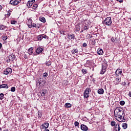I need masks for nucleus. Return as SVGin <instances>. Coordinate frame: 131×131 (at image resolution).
<instances>
[{
  "mask_svg": "<svg viewBox=\"0 0 131 131\" xmlns=\"http://www.w3.org/2000/svg\"><path fill=\"white\" fill-rule=\"evenodd\" d=\"M75 29H76V31H77V32L79 31V30H80V26L76 25L75 26Z\"/></svg>",
  "mask_w": 131,
  "mask_h": 131,
  "instance_id": "5701e85b",
  "label": "nucleus"
},
{
  "mask_svg": "<svg viewBox=\"0 0 131 131\" xmlns=\"http://www.w3.org/2000/svg\"><path fill=\"white\" fill-rule=\"evenodd\" d=\"M128 96L131 97V91L129 92Z\"/></svg>",
  "mask_w": 131,
  "mask_h": 131,
  "instance_id": "603ef678",
  "label": "nucleus"
},
{
  "mask_svg": "<svg viewBox=\"0 0 131 131\" xmlns=\"http://www.w3.org/2000/svg\"><path fill=\"white\" fill-rule=\"evenodd\" d=\"M51 64H52V63L50 61H47L46 62V66H51Z\"/></svg>",
  "mask_w": 131,
  "mask_h": 131,
  "instance_id": "473e14b6",
  "label": "nucleus"
},
{
  "mask_svg": "<svg viewBox=\"0 0 131 131\" xmlns=\"http://www.w3.org/2000/svg\"><path fill=\"white\" fill-rule=\"evenodd\" d=\"M115 73H116V75H119V74H121L122 73V71L120 69H117Z\"/></svg>",
  "mask_w": 131,
  "mask_h": 131,
  "instance_id": "4468645a",
  "label": "nucleus"
},
{
  "mask_svg": "<svg viewBox=\"0 0 131 131\" xmlns=\"http://www.w3.org/2000/svg\"><path fill=\"white\" fill-rule=\"evenodd\" d=\"M16 23H17V22L15 20L11 21V24H16Z\"/></svg>",
  "mask_w": 131,
  "mask_h": 131,
  "instance_id": "49530a36",
  "label": "nucleus"
},
{
  "mask_svg": "<svg viewBox=\"0 0 131 131\" xmlns=\"http://www.w3.org/2000/svg\"><path fill=\"white\" fill-rule=\"evenodd\" d=\"M68 38L70 40L72 39H74L75 38V35L74 34H68Z\"/></svg>",
  "mask_w": 131,
  "mask_h": 131,
  "instance_id": "0eeeda50",
  "label": "nucleus"
},
{
  "mask_svg": "<svg viewBox=\"0 0 131 131\" xmlns=\"http://www.w3.org/2000/svg\"><path fill=\"white\" fill-rule=\"evenodd\" d=\"M60 34H62V35H65V33H66V31L64 30H61L59 31Z\"/></svg>",
  "mask_w": 131,
  "mask_h": 131,
  "instance_id": "bb28decb",
  "label": "nucleus"
},
{
  "mask_svg": "<svg viewBox=\"0 0 131 131\" xmlns=\"http://www.w3.org/2000/svg\"><path fill=\"white\" fill-rule=\"evenodd\" d=\"M2 48H3V45L2 43H0V49H2Z\"/></svg>",
  "mask_w": 131,
  "mask_h": 131,
  "instance_id": "3c124183",
  "label": "nucleus"
},
{
  "mask_svg": "<svg viewBox=\"0 0 131 131\" xmlns=\"http://www.w3.org/2000/svg\"><path fill=\"white\" fill-rule=\"evenodd\" d=\"M104 25H107L109 26L112 24V21L111 20V18L110 17H107L105 18L104 21H103Z\"/></svg>",
  "mask_w": 131,
  "mask_h": 131,
  "instance_id": "7ed1b4c3",
  "label": "nucleus"
},
{
  "mask_svg": "<svg viewBox=\"0 0 131 131\" xmlns=\"http://www.w3.org/2000/svg\"><path fill=\"white\" fill-rule=\"evenodd\" d=\"M6 28H8L7 26H4V25H0V30H5Z\"/></svg>",
  "mask_w": 131,
  "mask_h": 131,
  "instance_id": "2eb2a0df",
  "label": "nucleus"
},
{
  "mask_svg": "<svg viewBox=\"0 0 131 131\" xmlns=\"http://www.w3.org/2000/svg\"><path fill=\"white\" fill-rule=\"evenodd\" d=\"M36 26H37L36 24H33H33L32 23L31 25H29V28H32V27H36ZM37 28H39V26H37Z\"/></svg>",
  "mask_w": 131,
  "mask_h": 131,
  "instance_id": "f3484780",
  "label": "nucleus"
},
{
  "mask_svg": "<svg viewBox=\"0 0 131 131\" xmlns=\"http://www.w3.org/2000/svg\"><path fill=\"white\" fill-rule=\"evenodd\" d=\"M65 107H66L67 108H70V107H71V106H72V105L69 103H66L64 104Z\"/></svg>",
  "mask_w": 131,
  "mask_h": 131,
  "instance_id": "b1692460",
  "label": "nucleus"
},
{
  "mask_svg": "<svg viewBox=\"0 0 131 131\" xmlns=\"http://www.w3.org/2000/svg\"><path fill=\"white\" fill-rule=\"evenodd\" d=\"M33 3V1L28 2L27 4V7H28V8H31V6H32Z\"/></svg>",
  "mask_w": 131,
  "mask_h": 131,
  "instance_id": "6ab92c4d",
  "label": "nucleus"
},
{
  "mask_svg": "<svg viewBox=\"0 0 131 131\" xmlns=\"http://www.w3.org/2000/svg\"><path fill=\"white\" fill-rule=\"evenodd\" d=\"M39 20L43 23H45L46 22V18L45 17H39Z\"/></svg>",
  "mask_w": 131,
  "mask_h": 131,
  "instance_id": "4be33fe9",
  "label": "nucleus"
},
{
  "mask_svg": "<svg viewBox=\"0 0 131 131\" xmlns=\"http://www.w3.org/2000/svg\"><path fill=\"white\" fill-rule=\"evenodd\" d=\"M20 3H21V0H11L10 2V5H12V6H17Z\"/></svg>",
  "mask_w": 131,
  "mask_h": 131,
  "instance_id": "39448f33",
  "label": "nucleus"
},
{
  "mask_svg": "<svg viewBox=\"0 0 131 131\" xmlns=\"http://www.w3.org/2000/svg\"><path fill=\"white\" fill-rule=\"evenodd\" d=\"M32 24V19H29L28 20V25L29 26V25H31Z\"/></svg>",
  "mask_w": 131,
  "mask_h": 131,
  "instance_id": "cd10ccee",
  "label": "nucleus"
},
{
  "mask_svg": "<svg viewBox=\"0 0 131 131\" xmlns=\"http://www.w3.org/2000/svg\"><path fill=\"white\" fill-rule=\"evenodd\" d=\"M81 129L82 130L86 131L89 129V128L88 127V126L84 124H82L81 125Z\"/></svg>",
  "mask_w": 131,
  "mask_h": 131,
  "instance_id": "1a4fd4ad",
  "label": "nucleus"
},
{
  "mask_svg": "<svg viewBox=\"0 0 131 131\" xmlns=\"http://www.w3.org/2000/svg\"><path fill=\"white\" fill-rule=\"evenodd\" d=\"M111 40L112 42H115V40L114 39V37H112Z\"/></svg>",
  "mask_w": 131,
  "mask_h": 131,
  "instance_id": "de8ad7c7",
  "label": "nucleus"
},
{
  "mask_svg": "<svg viewBox=\"0 0 131 131\" xmlns=\"http://www.w3.org/2000/svg\"><path fill=\"white\" fill-rule=\"evenodd\" d=\"M8 39V36H4L3 37V40H7Z\"/></svg>",
  "mask_w": 131,
  "mask_h": 131,
  "instance_id": "4c0bfd02",
  "label": "nucleus"
},
{
  "mask_svg": "<svg viewBox=\"0 0 131 131\" xmlns=\"http://www.w3.org/2000/svg\"><path fill=\"white\" fill-rule=\"evenodd\" d=\"M89 30V26H84L83 27V30Z\"/></svg>",
  "mask_w": 131,
  "mask_h": 131,
  "instance_id": "c9c22d12",
  "label": "nucleus"
},
{
  "mask_svg": "<svg viewBox=\"0 0 131 131\" xmlns=\"http://www.w3.org/2000/svg\"><path fill=\"white\" fill-rule=\"evenodd\" d=\"M74 124L75 126H78V125H79V123L77 121H75Z\"/></svg>",
  "mask_w": 131,
  "mask_h": 131,
  "instance_id": "ea45409f",
  "label": "nucleus"
},
{
  "mask_svg": "<svg viewBox=\"0 0 131 131\" xmlns=\"http://www.w3.org/2000/svg\"><path fill=\"white\" fill-rule=\"evenodd\" d=\"M49 123H45V125L42 124L41 126V128L45 129V128H48L49 127Z\"/></svg>",
  "mask_w": 131,
  "mask_h": 131,
  "instance_id": "9b49d317",
  "label": "nucleus"
},
{
  "mask_svg": "<svg viewBox=\"0 0 131 131\" xmlns=\"http://www.w3.org/2000/svg\"><path fill=\"white\" fill-rule=\"evenodd\" d=\"M32 2L34 3V2H35V0H33Z\"/></svg>",
  "mask_w": 131,
  "mask_h": 131,
  "instance_id": "6e6d98bb",
  "label": "nucleus"
},
{
  "mask_svg": "<svg viewBox=\"0 0 131 131\" xmlns=\"http://www.w3.org/2000/svg\"><path fill=\"white\" fill-rule=\"evenodd\" d=\"M81 32H83V30L81 31Z\"/></svg>",
  "mask_w": 131,
  "mask_h": 131,
  "instance_id": "4d7b16f0",
  "label": "nucleus"
},
{
  "mask_svg": "<svg viewBox=\"0 0 131 131\" xmlns=\"http://www.w3.org/2000/svg\"><path fill=\"white\" fill-rule=\"evenodd\" d=\"M83 47L84 48H85V47H88V44H86V43H83Z\"/></svg>",
  "mask_w": 131,
  "mask_h": 131,
  "instance_id": "a18cd8bd",
  "label": "nucleus"
},
{
  "mask_svg": "<svg viewBox=\"0 0 131 131\" xmlns=\"http://www.w3.org/2000/svg\"><path fill=\"white\" fill-rule=\"evenodd\" d=\"M117 2H119V3H123V0H116Z\"/></svg>",
  "mask_w": 131,
  "mask_h": 131,
  "instance_id": "8fccbe9b",
  "label": "nucleus"
},
{
  "mask_svg": "<svg viewBox=\"0 0 131 131\" xmlns=\"http://www.w3.org/2000/svg\"><path fill=\"white\" fill-rule=\"evenodd\" d=\"M42 95H43V96H45L46 95V93L42 92Z\"/></svg>",
  "mask_w": 131,
  "mask_h": 131,
  "instance_id": "864d4df0",
  "label": "nucleus"
},
{
  "mask_svg": "<svg viewBox=\"0 0 131 131\" xmlns=\"http://www.w3.org/2000/svg\"><path fill=\"white\" fill-rule=\"evenodd\" d=\"M11 13H12V11H11L10 10H9V11H8L7 15H8V16H11Z\"/></svg>",
  "mask_w": 131,
  "mask_h": 131,
  "instance_id": "79ce46f5",
  "label": "nucleus"
},
{
  "mask_svg": "<svg viewBox=\"0 0 131 131\" xmlns=\"http://www.w3.org/2000/svg\"><path fill=\"white\" fill-rule=\"evenodd\" d=\"M111 124L112 126H115V125H116V123L115 122V121H112L111 123Z\"/></svg>",
  "mask_w": 131,
  "mask_h": 131,
  "instance_id": "7c9ffc66",
  "label": "nucleus"
},
{
  "mask_svg": "<svg viewBox=\"0 0 131 131\" xmlns=\"http://www.w3.org/2000/svg\"><path fill=\"white\" fill-rule=\"evenodd\" d=\"M107 67H108V64H107V62H103L102 64V70L100 72V74H104V73L106 72Z\"/></svg>",
  "mask_w": 131,
  "mask_h": 131,
  "instance_id": "f03ea898",
  "label": "nucleus"
},
{
  "mask_svg": "<svg viewBox=\"0 0 131 131\" xmlns=\"http://www.w3.org/2000/svg\"><path fill=\"white\" fill-rule=\"evenodd\" d=\"M7 71H8V73H12L13 70L11 68H7L6 69Z\"/></svg>",
  "mask_w": 131,
  "mask_h": 131,
  "instance_id": "c756f323",
  "label": "nucleus"
},
{
  "mask_svg": "<svg viewBox=\"0 0 131 131\" xmlns=\"http://www.w3.org/2000/svg\"><path fill=\"white\" fill-rule=\"evenodd\" d=\"M37 7H38V5H37V4H34V5H33V9H34V10H35V9L36 8H37Z\"/></svg>",
  "mask_w": 131,
  "mask_h": 131,
  "instance_id": "37998d69",
  "label": "nucleus"
},
{
  "mask_svg": "<svg viewBox=\"0 0 131 131\" xmlns=\"http://www.w3.org/2000/svg\"><path fill=\"white\" fill-rule=\"evenodd\" d=\"M83 96H84V98L86 99V98H89L90 97V94L84 92Z\"/></svg>",
  "mask_w": 131,
  "mask_h": 131,
  "instance_id": "393cba45",
  "label": "nucleus"
},
{
  "mask_svg": "<svg viewBox=\"0 0 131 131\" xmlns=\"http://www.w3.org/2000/svg\"><path fill=\"white\" fill-rule=\"evenodd\" d=\"M43 51V49H42V48L39 47L37 48L35 52L36 53V54H41V53H42Z\"/></svg>",
  "mask_w": 131,
  "mask_h": 131,
  "instance_id": "6e6552de",
  "label": "nucleus"
},
{
  "mask_svg": "<svg viewBox=\"0 0 131 131\" xmlns=\"http://www.w3.org/2000/svg\"><path fill=\"white\" fill-rule=\"evenodd\" d=\"M124 104H125V102H124V101H121L120 102V105H121V106H123Z\"/></svg>",
  "mask_w": 131,
  "mask_h": 131,
  "instance_id": "72a5a7b5",
  "label": "nucleus"
},
{
  "mask_svg": "<svg viewBox=\"0 0 131 131\" xmlns=\"http://www.w3.org/2000/svg\"><path fill=\"white\" fill-rule=\"evenodd\" d=\"M9 74L8 71L7 70V69L5 70L4 71V74H5V75H8V74Z\"/></svg>",
  "mask_w": 131,
  "mask_h": 131,
  "instance_id": "f704fd0d",
  "label": "nucleus"
},
{
  "mask_svg": "<svg viewBox=\"0 0 131 131\" xmlns=\"http://www.w3.org/2000/svg\"><path fill=\"white\" fill-rule=\"evenodd\" d=\"M87 37H88V38H92V35H91V34H88L87 35Z\"/></svg>",
  "mask_w": 131,
  "mask_h": 131,
  "instance_id": "c03bdc74",
  "label": "nucleus"
},
{
  "mask_svg": "<svg viewBox=\"0 0 131 131\" xmlns=\"http://www.w3.org/2000/svg\"><path fill=\"white\" fill-rule=\"evenodd\" d=\"M8 59L7 60V62L10 63V62H12V61H14L16 59V56L14 54H11L9 56Z\"/></svg>",
  "mask_w": 131,
  "mask_h": 131,
  "instance_id": "20e7f679",
  "label": "nucleus"
},
{
  "mask_svg": "<svg viewBox=\"0 0 131 131\" xmlns=\"http://www.w3.org/2000/svg\"><path fill=\"white\" fill-rule=\"evenodd\" d=\"M114 115L116 119L120 122H122V120H124V116H125L124 111L122 110V108L119 107H117L114 110Z\"/></svg>",
  "mask_w": 131,
  "mask_h": 131,
  "instance_id": "f257e3e1",
  "label": "nucleus"
},
{
  "mask_svg": "<svg viewBox=\"0 0 131 131\" xmlns=\"http://www.w3.org/2000/svg\"><path fill=\"white\" fill-rule=\"evenodd\" d=\"M38 83H39L40 86H43V84H41V82L39 81V82H38Z\"/></svg>",
  "mask_w": 131,
  "mask_h": 131,
  "instance_id": "09e8293b",
  "label": "nucleus"
},
{
  "mask_svg": "<svg viewBox=\"0 0 131 131\" xmlns=\"http://www.w3.org/2000/svg\"><path fill=\"white\" fill-rule=\"evenodd\" d=\"M122 126L124 129H126L127 128V123H124L122 124Z\"/></svg>",
  "mask_w": 131,
  "mask_h": 131,
  "instance_id": "412c9836",
  "label": "nucleus"
},
{
  "mask_svg": "<svg viewBox=\"0 0 131 131\" xmlns=\"http://www.w3.org/2000/svg\"><path fill=\"white\" fill-rule=\"evenodd\" d=\"M47 37H48V36L46 35L41 34V35H39L37 36V39H38V40L40 41L42 39V38H47Z\"/></svg>",
  "mask_w": 131,
  "mask_h": 131,
  "instance_id": "423d86ee",
  "label": "nucleus"
},
{
  "mask_svg": "<svg viewBox=\"0 0 131 131\" xmlns=\"http://www.w3.org/2000/svg\"><path fill=\"white\" fill-rule=\"evenodd\" d=\"M98 94L99 95H103L104 94V90L103 89H100L98 90Z\"/></svg>",
  "mask_w": 131,
  "mask_h": 131,
  "instance_id": "dca6fc26",
  "label": "nucleus"
},
{
  "mask_svg": "<svg viewBox=\"0 0 131 131\" xmlns=\"http://www.w3.org/2000/svg\"><path fill=\"white\" fill-rule=\"evenodd\" d=\"M0 130H2V128L0 127Z\"/></svg>",
  "mask_w": 131,
  "mask_h": 131,
  "instance_id": "13d9d810",
  "label": "nucleus"
},
{
  "mask_svg": "<svg viewBox=\"0 0 131 131\" xmlns=\"http://www.w3.org/2000/svg\"><path fill=\"white\" fill-rule=\"evenodd\" d=\"M29 55H32L33 54V47L30 48L28 50Z\"/></svg>",
  "mask_w": 131,
  "mask_h": 131,
  "instance_id": "f8f14e48",
  "label": "nucleus"
},
{
  "mask_svg": "<svg viewBox=\"0 0 131 131\" xmlns=\"http://www.w3.org/2000/svg\"><path fill=\"white\" fill-rule=\"evenodd\" d=\"M48 75V73H44L43 74V77H47Z\"/></svg>",
  "mask_w": 131,
  "mask_h": 131,
  "instance_id": "a19ab883",
  "label": "nucleus"
},
{
  "mask_svg": "<svg viewBox=\"0 0 131 131\" xmlns=\"http://www.w3.org/2000/svg\"><path fill=\"white\" fill-rule=\"evenodd\" d=\"M81 71H82V73H83V74H86V73H88V70H86V69H82L81 70Z\"/></svg>",
  "mask_w": 131,
  "mask_h": 131,
  "instance_id": "a878e982",
  "label": "nucleus"
},
{
  "mask_svg": "<svg viewBox=\"0 0 131 131\" xmlns=\"http://www.w3.org/2000/svg\"><path fill=\"white\" fill-rule=\"evenodd\" d=\"M2 9H3V7L0 5V10H2Z\"/></svg>",
  "mask_w": 131,
  "mask_h": 131,
  "instance_id": "5fc2aeb1",
  "label": "nucleus"
},
{
  "mask_svg": "<svg viewBox=\"0 0 131 131\" xmlns=\"http://www.w3.org/2000/svg\"><path fill=\"white\" fill-rule=\"evenodd\" d=\"M5 98V95H4L3 93L0 94V100H3Z\"/></svg>",
  "mask_w": 131,
  "mask_h": 131,
  "instance_id": "c85d7f7f",
  "label": "nucleus"
},
{
  "mask_svg": "<svg viewBox=\"0 0 131 131\" xmlns=\"http://www.w3.org/2000/svg\"><path fill=\"white\" fill-rule=\"evenodd\" d=\"M92 90H91V89L90 88H87L84 93H86V94H90V93H91Z\"/></svg>",
  "mask_w": 131,
  "mask_h": 131,
  "instance_id": "aec40b11",
  "label": "nucleus"
},
{
  "mask_svg": "<svg viewBox=\"0 0 131 131\" xmlns=\"http://www.w3.org/2000/svg\"><path fill=\"white\" fill-rule=\"evenodd\" d=\"M124 84H125V82H124Z\"/></svg>",
  "mask_w": 131,
  "mask_h": 131,
  "instance_id": "bf43d9fd",
  "label": "nucleus"
},
{
  "mask_svg": "<svg viewBox=\"0 0 131 131\" xmlns=\"http://www.w3.org/2000/svg\"><path fill=\"white\" fill-rule=\"evenodd\" d=\"M0 89H9V86L7 84H3L0 85Z\"/></svg>",
  "mask_w": 131,
  "mask_h": 131,
  "instance_id": "ddd939ff",
  "label": "nucleus"
},
{
  "mask_svg": "<svg viewBox=\"0 0 131 131\" xmlns=\"http://www.w3.org/2000/svg\"><path fill=\"white\" fill-rule=\"evenodd\" d=\"M120 126H119V124H116L114 127L115 131H120Z\"/></svg>",
  "mask_w": 131,
  "mask_h": 131,
  "instance_id": "9d476101",
  "label": "nucleus"
},
{
  "mask_svg": "<svg viewBox=\"0 0 131 131\" xmlns=\"http://www.w3.org/2000/svg\"><path fill=\"white\" fill-rule=\"evenodd\" d=\"M116 80L117 82H118V83H119V82L121 81V79L119 78H117L116 79Z\"/></svg>",
  "mask_w": 131,
  "mask_h": 131,
  "instance_id": "58836bf2",
  "label": "nucleus"
},
{
  "mask_svg": "<svg viewBox=\"0 0 131 131\" xmlns=\"http://www.w3.org/2000/svg\"><path fill=\"white\" fill-rule=\"evenodd\" d=\"M78 52V50L77 49H73L72 51V53H73V54H76V53H77Z\"/></svg>",
  "mask_w": 131,
  "mask_h": 131,
  "instance_id": "2f4dec72",
  "label": "nucleus"
},
{
  "mask_svg": "<svg viewBox=\"0 0 131 131\" xmlns=\"http://www.w3.org/2000/svg\"><path fill=\"white\" fill-rule=\"evenodd\" d=\"M104 53V52H103V50L102 49H98L97 50V54L98 55H103V54Z\"/></svg>",
  "mask_w": 131,
  "mask_h": 131,
  "instance_id": "a211bd4d",
  "label": "nucleus"
},
{
  "mask_svg": "<svg viewBox=\"0 0 131 131\" xmlns=\"http://www.w3.org/2000/svg\"><path fill=\"white\" fill-rule=\"evenodd\" d=\"M16 91V88L15 87H12L11 89V92H15Z\"/></svg>",
  "mask_w": 131,
  "mask_h": 131,
  "instance_id": "e433bc0d",
  "label": "nucleus"
}]
</instances>
